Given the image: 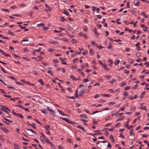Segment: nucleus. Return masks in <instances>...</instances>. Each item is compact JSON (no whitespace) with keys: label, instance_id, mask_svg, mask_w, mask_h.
Here are the masks:
<instances>
[{"label":"nucleus","instance_id":"obj_33","mask_svg":"<svg viewBox=\"0 0 149 149\" xmlns=\"http://www.w3.org/2000/svg\"><path fill=\"white\" fill-rule=\"evenodd\" d=\"M8 33L12 36H15L14 34L13 33L11 32L10 31H8Z\"/></svg>","mask_w":149,"mask_h":149},{"label":"nucleus","instance_id":"obj_48","mask_svg":"<svg viewBox=\"0 0 149 149\" xmlns=\"http://www.w3.org/2000/svg\"><path fill=\"white\" fill-rule=\"evenodd\" d=\"M108 61L111 64H112L113 62L112 60L110 58H109Z\"/></svg>","mask_w":149,"mask_h":149},{"label":"nucleus","instance_id":"obj_15","mask_svg":"<svg viewBox=\"0 0 149 149\" xmlns=\"http://www.w3.org/2000/svg\"><path fill=\"white\" fill-rule=\"evenodd\" d=\"M141 15H143L146 18H148V16L147 15H145L144 12H142L141 14Z\"/></svg>","mask_w":149,"mask_h":149},{"label":"nucleus","instance_id":"obj_63","mask_svg":"<svg viewBox=\"0 0 149 149\" xmlns=\"http://www.w3.org/2000/svg\"><path fill=\"white\" fill-rule=\"evenodd\" d=\"M143 31L145 32H146L147 31V27L146 26L145 27V28H144V29H143Z\"/></svg>","mask_w":149,"mask_h":149},{"label":"nucleus","instance_id":"obj_22","mask_svg":"<svg viewBox=\"0 0 149 149\" xmlns=\"http://www.w3.org/2000/svg\"><path fill=\"white\" fill-rule=\"evenodd\" d=\"M38 57L39 58V59L37 60V61H41L42 59H43V58L40 55L38 56Z\"/></svg>","mask_w":149,"mask_h":149},{"label":"nucleus","instance_id":"obj_7","mask_svg":"<svg viewBox=\"0 0 149 149\" xmlns=\"http://www.w3.org/2000/svg\"><path fill=\"white\" fill-rule=\"evenodd\" d=\"M51 44H54L55 45H57L58 44V42L57 41H52L49 42Z\"/></svg>","mask_w":149,"mask_h":149},{"label":"nucleus","instance_id":"obj_17","mask_svg":"<svg viewBox=\"0 0 149 149\" xmlns=\"http://www.w3.org/2000/svg\"><path fill=\"white\" fill-rule=\"evenodd\" d=\"M70 77L73 80H77L78 79H76L75 77H74V76L72 74H71L70 75Z\"/></svg>","mask_w":149,"mask_h":149},{"label":"nucleus","instance_id":"obj_1","mask_svg":"<svg viewBox=\"0 0 149 149\" xmlns=\"http://www.w3.org/2000/svg\"><path fill=\"white\" fill-rule=\"evenodd\" d=\"M1 110L4 111L6 113H8L10 111V110L9 109L8 107L3 105L2 106V108L1 109Z\"/></svg>","mask_w":149,"mask_h":149},{"label":"nucleus","instance_id":"obj_38","mask_svg":"<svg viewBox=\"0 0 149 149\" xmlns=\"http://www.w3.org/2000/svg\"><path fill=\"white\" fill-rule=\"evenodd\" d=\"M17 114H18V116H17L20 117H21L22 119H24V118L23 116L20 113H17Z\"/></svg>","mask_w":149,"mask_h":149},{"label":"nucleus","instance_id":"obj_11","mask_svg":"<svg viewBox=\"0 0 149 149\" xmlns=\"http://www.w3.org/2000/svg\"><path fill=\"white\" fill-rule=\"evenodd\" d=\"M62 119L63 120L66 121L68 123H69L70 121L69 120L68 118H62Z\"/></svg>","mask_w":149,"mask_h":149},{"label":"nucleus","instance_id":"obj_32","mask_svg":"<svg viewBox=\"0 0 149 149\" xmlns=\"http://www.w3.org/2000/svg\"><path fill=\"white\" fill-rule=\"evenodd\" d=\"M77 93H78V90L77 89L75 91V94H74L75 95V97L76 98H77L78 97Z\"/></svg>","mask_w":149,"mask_h":149},{"label":"nucleus","instance_id":"obj_34","mask_svg":"<svg viewBox=\"0 0 149 149\" xmlns=\"http://www.w3.org/2000/svg\"><path fill=\"white\" fill-rule=\"evenodd\" d=\"M7 88H11L14 90H16L15 88L13 87L9 86L8 85H7Z\"/></svg>","mask_w":149,"mask_h":149},{"label":"nucleus","instance_id":"obj_62","mask_svg":"<svg viewBox=\"0 0 149 149\" xmlns=\"http://www.w3.org/2000/svg\"><path fill=\"white\" fill-rule=\"evenodd\" d=\"M67 141L69 143H72V140L70 139H68L67 140Z\"/></svg>","mask_w":149,"mask_h":149},{"label":"nucleus","instance_id":"obj_37","mask_svg":"<svg viewBox=\"0 0 149 149\" xmlns=\"http://www.w3.org/2000/svg\"><path fill=\"white\" fill-rule=\"evenodd\" d=\"M45 142H47V143H51V142L48 139H47V138L46 137H45Z\"/></svg>","mask_w":149,"mask_h":149},{"label":"nucleus","instance_id":"obj_4","mask_svg":"<svg viewBox=\"0 0 149 149\" xmlns=\"http://www.w3.org/2000/svg\"><path fill=\"white\" fill-rule=\"evenodd\" d=\"M0 128L2 130L6 133H7L9 132L8 130L5 127H1Z\"/></svg>","mask_w":149,"mask_h":149},{"label":"nucleus","instance_id":"obj_50","mask_svg":"<svg viewBox=\"0 0 149 149\" xmlns=\"http://www.w3.org/2000/svg\"><path fill=\"white\" fill-rule=\"evenodd\" d=\"M124 71H125L124 73H125L127 74H129V73L130 72V71H129L127 70H124Z\"/></svg>","mask_w":149,"mask_h":149},{"label":"nucleus","instance_id":"obj_52","mask_svg":"<svg viewBox=\"0 0 149 149\" xmlns=\"http://www.w3.org/2000/svg\"><path fill=\"white\" fill-rule=\"evenodd\" d=\"M107 147L109 148H111V146L110 143H109L108 144V145L107 146Z\"/></svg>","mask_w":149,"mask_h":149},{"label":"nucleus","instance_id":"obj_60","mask_svg":"<svg viewBox=\"0 0 149 149\" xmlns=\"http://www.w3.org/2000/svg\"><path fill=\"white\" fill-rule=\"evenodd\" d=\"M125 110V108L123 107H121L119 110V111H124Z\"/></svg>","mask_w":149,"mask_h":149},{"label":"nucleus","instance_id":"obj_20","mask_svg":"<svg viewBox=\"0 0 149 149\" xmlns=\"http://www.w3.org/2000/svg\"><path fill=\"white\" fill-rule=\"evenodd\" d=\"M128 120L126 123V124L125 125V127L126 126L127 127H128V123L130 121V119L129 118H128Z\"/></svg>","mask_w":149,"mask_h":149},{"label":"nucleus","instance_id":"obj_29","mask_svg":"<svg viewBox=\"0 0 149 149\" xmlns=\"http://www.w3.org/2000/svg\"><path fill=\"white\" fill-rule=\"evenodd\" d=\"M112 44L111 43H109L108 44V46L107 47L108 49H110L112 47Z\"/></svg>","mask_w":149,"mask_h":149},{"label":"nucleus","instance_id":"obj_19","mask_svg":"<svg viewBox=\"0 0 149 149\" xmlns=\"http://www.w3.org/2000/svg\"><path fill=\"white\" fill-rule=\"evenodd\" d=\"M126 84V83L125 81H123V82H121V83L120 84V85L121 87H122L124 85Z\"/></svg>","mask_w":149,"mask_h":149},{"label":"nucleus","instance_id":"obj_64","mask_svg":"<svg viewBox=\"0 0 149 149\" xmlns=\"http://www.w3.org/2000/svg\"><path fill=\"white\" fill-rule=\"evenodd\" d=\"M130 50V49L127 47H126L125 48V51L127 52H129Z\"/></svg>","mask_w":149,"mask_h":149},{"label":"nucleus","instance_id":"obj_59","mask_svg":"<svg viewBox=\"0 0 149 149\" xmlns=\"http://www.w3.org/2000/svg\"><path fill=\"white\" fill-rule=\"evenodd\" d=\"M12 113L13 115H14L15 116H18V114H17V113H16L15 111H14V110H12Z\"/></svg>","mask_w":149,"mask_h":149},{"label":"nucleus","instance_id":"obj_43","mask_svg":"<svg viewBox=\"0 0 149 149\" xmlns=\"http://www.w3.org/2000/svg\"><path fill=\"white\" fill-rule=\"evenodd\" d=\"M110 139L111 140L113 141H114V140L113 137L112 135H111L110 136Z\"/></svg>","mask_w":149,"mask_h":149},{"label":"nucleus","instance_id":"obj_47","mask_svg":"<svg viewBox=\"0 0 149 149\" xmlns=\"http://www.w3.org/2000/svg\"><path fill=\"white\" fill-rule=\"evenodd\" d=\"M120 62V60H118L117 61L115 62H114V63L115 65H116L118 64V63H119Z\"/></svg>","mask_w":149,"mask_h":149},{"label":"nucleus","instance_id":"obj_49","mask_svg":"<svg viewBox=\"0 0 149 149\" xmlns=\"http://www.w3.org/2000/svg\"><path fill=\"white\" fill-rule=\"evenodd\" d=\"M41 47H40L38 48V49H35V51H37L38 52H40V50H41Z\"/></svg>","mask_w":149,"mask_h":149},{"label":"nucleus","instance_id":"obj_25","mask_svg":"<svg viewBox=\"0 0 149 149\" xmlns=\"http://www.w3.org/2000/svg\"><path fill=\"white\" fill-rule=\"evenodd\" d=\"M116 82V80L114 79H113L111 81H109V82L113 84Z\"/></svg>","mask_w":149,"mask_h":149},{"label":"nucleus","instance_id":"obj_14","mask_svg":"<svg viewBox=\"0 0 149 149\" xmlns=\"http://www.w3.org/2000/svg\"><path fill=\"white\" fill-rule=\"evenodd\" d=\"M80 116L81 117L84 118L86 119H87L88 118L87 116L85 114H81L80 115Z\"/></svg>","mask_w":149,"mask_h":149},{"label":"nucleus","instance_id":"obj_44","mask_svg":"<svg viewBox=\"0 0 149 149\" xmlns=\"http://www.w3.org/2000/svg\"><path fill=\"white\" fill-rule=\"evenodd\" d=\"M88 31V29L87 28L86 26L84 27L83 31L87 32Z\"/></svg>","mask_w":149,"mask_h":149},{"label":"nucleus","instance_id":"obj_56","mask_svg":"<svg viewBox=\"0 0 149 149\" xmlns=\"http://www.w3.org/2000/svg\"><path fill=\"white\" fill-rule=\"evenodd\" d=\"M90 52L91 54H93L94 53V50L92 49H91L90 51Z\"/></svg>","mask_w":149,"mask_h":149},{"label":"nucleus","instance_id":"obj_57","mask_svg":"<svg viewBox=\"0 0 149 149\" xmlns=\"http://www.w3.org/2000/svg\"><path fill=\"white\" fill-rule=\"evenodd\" d=\"M144 65L147 64L146 67H149V66H148V65H149V62H145V63H144Z\"/></svg>","mask_w":149,"mask_h":149},{"label":"nucleus","instance_id":"obj_12","mask_svg":"<svg viewBox=\"0 0 149 149\" xmlns=\"http://www.w3.org/2000/svg\"><path fill=\"white\" fill-rule=\"evenodd\" d=\"M38 81L40 82L41 84L43 86L45 85V84L44 83V82L43 81V80L42 79H40L38 80Z\"/></svg>","mask_w":149,"mask_h":149},{"label":"nucleus","instance_id":"obj_23","mask_svg":"<svg viewBox=\"0 0 149 149\" xmlns=\"http://www.w3.org/2000/svg\"><path fill=\"white\" fill-rule=\"evenodd\" d=\"M124 117V116H120L118 119L116 121L117 122L122 120L123 119Z\"/></svg>","mask_w":149,"mask_h":149},{"label":"nucleus","instance_id":"obj_55","mask_svg":"<svg viewBox=\"0 0 149 149\" xmlns=\"http://www.w3.org/2000/svg\"><path fill=\"white\" fill-rule=\"evenodd\" d=\"M0 90L1 93L3 94H5L6 93V92L4 91V90L2 89H0Z\"/></svg>","mask_w":149,"mask_h":149},{"label":"nucleus","instance_id":"obj_46","mask_svg":"<svg viewBox=\"0 0 149 149\" xmlns=\"http://www.w3.org/2000/svg\"><path fill=\"white\" fill-rule=\"evenodd\" d=\"M77 53V52H74V53H73L71 54V56L72 57H73L75 56L76 55Z\"/></svg>","mask_w":149,"mask_h":149},{"label":"nucleus","instance_id":"obj_39","mask_svg":"<svg viewBox=\"0 0 149 149\" xmlns=\"http://www.w3.org/2000/svg\"><path fill=\"white\" fill-rule=\"evenodd\" d=\"M105 77H106L108 79H110L111 77V76L109 75H107L106 76H105Z\"/></svg>","mask_w":149,"mask_h":149},{"label":"nucleus","instance_id":"obj_9","mask_svg":"<svg viewBox=\"0 0 149 149\" xmlns=\"http://www.w3.org/2000/svg\"><path fill=\"white\" fill-rule=\"evenodd\" d=\"M14 146H15L14 149H19L20 148L19 145L17 143H15L14 144Z\"/></svg>","mask_w":149,"mask_h":149},{"label":"nucleus","instance_id":"obj_16","mask_svg":"<svg viewBox=\"0 0 149 149\" xmlns=\"http://www.w3.org/2000/svg\"><path fill=\"white\" fill-rule=\"evenodd\" d=\"M103 66L104 68L107 70H109V68H108L107 65V64H105V63H104V65H103Z\"/></svg>","mask_w":149,"mask_h":149},{"label":"nucleus","instance_id":"obj_24","mask_svg":"<svg viewBox=\"0 0 149 149\" xmlns=\"http://www.w3.org/2000/svg\"><path fill=\"white\" fill-rule=\"evenodd\" d=\"M136 56L137 58L141 56V53L140 52H137L136 54Z\"/></svg>","mask_w":149,"mask_h":149},{"label":"nucleus","instance_id":"obj_40","mask_svg":"<svg viewBox=\"0 0 149 149\" xmlns=\"http://www.w3.org/2000/svg\"><path fill=\"white\" fill-rule=\"evenodd\" d=\"M133 130H131L130 132V136H134V134H133Z\"/></svg>","mask_w":149,"mask_h":149},{"label":"nucleus","instance_id":"obj_2","mask_svg":"<svg viewBox=\"0 0 149 149\" xmlns=\"http://www.w3.org/2000/svg\"><path fill=\"white\" fill-rule=\"evenodd\" d=\"M47 109L52 114L53 116L54 117L55 116V112H54L52 109H50L49 107H47Z\"/></svg>","mask_w":149,"mask_h":149},{"label":"nucleus","instance_id":"obj_45","mask_svg":"<svg viewBox=\"0 0 149 149\" xmlns=\"http://www.w3.org/2000/svg\"><path fill=\"white\" fill-rule=\"evenodd\" d=\"M133 60L131 59H129L128 60L129 63L131 64H132L133 63Z\"/></svg>","mask_w":149,"mask_h":149},{"label":"nucleus","instance_id":"obj_30","mask_svg":"<svg viewBox=\"0 0 149 149\" xmlns=\"http://www.w3.org/2000/svg\"><path fill=\"white\" fill-rule=\"evenodd\" d=\"M44 127L46 129V130H48L49 129H50V126L49 125L45 126Z\"/></svg>","mask_w":149,"mask_h":149},{"label":"nucleus","instance_id":"obj_10","mask_svg":"<svg viewBox=\"0 0 149 149\" xmlns=\"http://www.w3.org/2000/svg\"><path fill=\"white\" fill-rule=\"evenodd\" d=\"M58 112H59L60 114L63 115H65V116H68L67 114H65L64 113H63V112L61 110H60V109H58Z\"/></svg>","mask_w":149,"mask_h":149},{"label":"nucleus","instance_id":"obj_27","mask_svg":"<svg viewBox=\"0 0 149 149\" xmlns=\"http://www.w3.org/2000/svg\"><path fill=\"white\" fill-rule=\"evenodd\" d=\"M2 55H5L6 57H11V55L10 54H6L5 53V54H3Z\"/></svg>","mask_w":149,"mask_h":149},{"label":"nucleus","instance_id":"obj_31","mask_svg":"<svg viewBox=\"0 0 149 149\" xmlns=\"http://www.w3.org/2000/svg\"><path fill=\"white\" fill-rule=\"evenodd\" d=\"M47 72L48 73L50 74L52 76H54L53 72H52V71L49 70Z\"/></svg>","mask_w":149,"mask_h":149},{"label":"nucleus","instance_id":"obj_61","mask_svg":"<svg viewBox=\"0 0 149 149\" xmlns=\"http://www.w3.org/2000/svg\"><path fill=\"white\" fill-rule=\"evenodd\" d=\"M46 132L47 134H48L49 135H51V134L50 133V131L49 130H46Z\"/></svg>","mask_w":149,"mask_h":149},{"label":"nucleus","instance_id":"obj_53","mask_svg":"<svg viewBox=\"0 0 149 149\" xmlns=\"http://www.w3.org/2000/svg\"><path fill=\"white\" fill-rule=\"evenodd\" d=\"M116 113V111H114V110L112 112V114H111L112 116H113Z\"/></svg>","mask_w":149,"mask_h":149},{"label":"nucleus","instance_id":"obj_58","mask_svg":"<svg viewBox=\"0 0 149 149\" xmlns=\"http://www.w3.org/2000/svg\"><path fill=\"white\" fill-rule=\"evenodd\" d=\"M104 96L105 97H110L111 96V95H110L109 94H106L104 95Z\"/></svg>","mask_w":149,"mask_h":149},{"label":"nucleus","instance_id":"obj_5","mask_svg":"<svg viewBox=\"0 0 149 149\" xmlns=\"http://www.w3.org/2000/svg\"><path fill=\"white\" fill-rule=\"evenodd\" d=\"M77 127L79 129H81L82 130L84 131V132H85V130L84 127L83 126H82L81 125H77Z\"/></svg>","mask_w":149,"mask_h":149},{"label":"nucleus","instance_id":"obj_28","mask_svg":"<svg viewBox=\"0 0 149 149\" xmlns=\"http://www.w3.org/2000/svg\"><path fill=\"white\" fill-rule=\"evenodd\" d=\"M83 81H84V83H86L87 82H88L89 81V80L87 78H85L83 79Z\"/></svg>","mask_w":149,"mask_h":149},{"label":"nucleus","instance_id":"obj_35","mask_svg":"<svg viewBox=\"0 0 149 149\" xmlns=\"http://www.w3.org/2000/svg\"><path fill=\"white\" fill-rule=\"evenodd\" d=\"M91 43L92 45L93 46L97 45L95 41L92 42Z\"/></svg>","mask_w":149,"mask_h":149},{"label":"nucleus","instance_id":"obj_51","mask_svg":"<svg viewBox=\"0 0 149 149\" xmlns=\"http://www.w3.org/2000/svg\"><path fill=\"white\" fill-rule=\"evenodd\" d=\"M31 126H32L34 129L36 128V125L34 123H33L32 124H31Z\"/></svg>","mask_w":149,"mask_h":149},{"label":"nucleus","instance_id":"obj_8","mask_svg":"<svg viewBox=\"0 0 149 149\" xmlns=\"http://www.w3.org/2000/svg\"><path fill=\"white\" fill-rule=\"evenodd\" d=\"M60 59L62 63L63 64H67V63L66 62H63V61L64 60H66V58H63L62 59L61 57H60Z\"/></svg>","mask_w":149,"mask_h":149},{"label":"nucleus","instance_id":"obj_21","mask_svg":"<svg viewBox=\"0 0 149 149\" xmlns=\"http://www.w3.org/2000/svg\"><path fill=\"white\" fill-rule=\"evenodd\" d=\"M26 130H29V131H30L33 133L35 134H36V132L34 131L32 129H28V128H26Z\"/></svg>","mask_w":149,"mask_h":149},{"label":"nucleus","instance_id":"obj_13","mask_svg":"<svg viewBox=\"0 0 149 149\" xmlns=\"http://www.w3.org/2000/svg\"><path fill=\"white\" fill-rule=\"evenodd\" d=\"M40 141L42 142L43 143H45L44 141V139H45V137H42V136H40Z\"/></svg>","mask_w":149,"mask_h":149},{"label":"nucleus","instance_id":"obj_3","mask_svg":"<svg viewBox=\"0 0 149 149\" xmlns=\"http://www.w3.org/2000/svg\"><path fill=\"white\" fill-rule=\"evenodd\" d=\"M80 36H83L85 38H88V36L86 35L85 33H84L83 32H80L78 34Z\"/></svg>","mask_w":149,"mask_h":149},{"label":"nucleus","instance_id":"obj_41","mask_svg":"<svg viewBox=\"0 0 149 149\" xmlns=\"http://www.w3.org/2000/svg\"><path fill=\"white\" fill-rule=\"evenodd\" d=\"M4 119L6 120L7 121H8L9 123H13V121L12 120H9L8 119H6V118H4Z\"/></svg>","mask_w":149,"mask_h":149},{"label":"nucleus","instance_id":"obj_54","mask_svg":"<svg viewBox=\"0 0 149 149\" xmlns=\"http://www.w3.org/2000/svg\"><path fill=\"white\" fill-rule=\"evenodd\" d=\"M88 52L87 51V50H86V52H82V54L84 55H85L86 54H88Z\"/></svg>","mask_w":149,"mask_h":149},{"label":"nucleus","instance_id":"obj_18","mask_svg":"<svg viewBox=\"0 0 149 149\" xmlns=\"http://www.w3.org/2000/svg\"><path fill=\"white\" fill-rule=\"evenodd\" d=\"M29 85L31 86H33L34 87L35 86V85L33 84H30V82H26Z\"/></svg>","mask_w":149,"mask_h":149},{"label":"nucleus","instance_id":"obj_36","mask_svg":"<svg viewBox=\"0 0 149 149\" xmlns=\"http://www.w3.org/2000/svg\"><path fill=\"white\" fill-rule=\"evenodd\" d=\"M66 15L69 16V13L67 12L66 10H64L63 12Z\"/></svg>","mask_w":149,"mask_h":149},{"label":"nucleus","instance_id":"obj_6","mask_svg":"<svg viewBox=\"0 0 149 149\" xmlns=\"http://www.w3.org/2000/svg\"><path fill=\"white\" fill-rule=\"evenodd\" d=\"M84 91L85 90L84 89L81 90L79 92V96H82L83 95V93H84Z\"/></svg>","mask_w":149,"mask_h":149},{"label":"nucleus","instance_id":"obj_42","mask_svg":"<svg viewBox=\"0 0 149 149\" xmlns=\"http://www.w3.org/2000/svg\"><path fill=\"white\" fill-rule=\"evenodd\" d=\"M140 2L139 1H137L136 3H135L134 4V5L135 6H139V4L140 3Z\"/></svg>","mask_w":149,"mask_h":149},{"label":"nucleus","instance_id":"obj_26","mask_svg":"<svg viewBox=\"0 0 149 149\" xmlns=\"http://www.w3.org/2000/svg\"><path fill=\"white\" fill-rule=\"evenodd\" d=\"M140 109L141 110H146V106L141 107Z\"/></svg>","mask_w":149,"mask_h":149}]
</instances>
